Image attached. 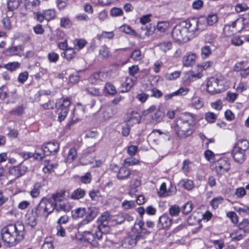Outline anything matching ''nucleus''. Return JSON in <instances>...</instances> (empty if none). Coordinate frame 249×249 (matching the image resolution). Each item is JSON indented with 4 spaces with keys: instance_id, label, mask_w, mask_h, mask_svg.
Returning a JSON list of instances; mask_svg holds the SVG:
<instances>
[{
    "instance_id": "nucleus-36",
    "label": "nucleus",
    "mask_w": 249,
    "mask_h": 249,
    "mask_svg": "<svg viewBox=\"0 0 249 249\" xmlns=\"http://www.w3.org/2000/svg\"><path fill=\"white\" fill-rule=\"evenodd\" d=\"M179 184L187 190H191L194 187V182L192 180L188 179H183L180 180Z\"/></svg>"
},
{
    "instance_id": "nucleus-7",
    "label": "nucleus",
    "mask_w": 249,
    "mask_h": 249,
    "mask_svg": "<svg viewBox=\"0 0 249 249\" xmlns=\"http://www.w3.org/2000/svg\"><path fill=\"white\" fill-rule=\"evenodd\" d=\"M71 101L69 98L61 99L57 103L56 106L58 113V120L60 122L64 120L67 116L69 111Z\"/></svg>"
},
{
    "instance_id": "nucleus-59",
    "label": "nucleus",
    "mask_w": 249,
    "mask_h": 249,
    "mask_svg": "<svg viewBox=\"0 0 249 249\" xmlns=\"http://www.w3.org/2000/svg\"><path fill=\"white\" fill-rule=\"evenodd\" d=\"M213 64V62L211 61H207L203 64L198 66V68L201 71L207 70L210 68Z\"/></svg>"
},
{
    "instance_id": "nucleus-19",
    "label": "nucleus",
    "mask_w": 249,
    "mask_h": 249,
    "mask_svg": "<svg viewBox=\"0 0 249 249\" xmlns=\"http://www.w3.org/2000/svg\"><path fill=\"white\" fill-rule=\"evenodd\" d=\"M164 116V113L160 109H158L151 115V120L150 123L152 124H157L162 121Z\"/></svg>"
},
{
    "instance_id": "nucleus-3",
    "label": "nucleus",
    "mask_w": 249,
    "mask_h": 249,
    "mask_svg": "<svg viewBox=\"0 0 249 249\" xmlns=\"http://www.w3.org/2000/svg\"><path fill=\"white\" fill-rule=\"evenodd\" d=\"M55 208V204L52 200L43 198L36 207L35 213L38 216L47 217L53 212Z\"/></svg>"
},
{
    "instance_id": "nucleus-24",
    "label": "nucleus",
    "mask_w": 249,
    "mask_h": 249,
    "mask_svg": "<svg viewBox=\"0 0 249 249\" xmlns=\"http://www.w3.org/2000/svg\"><path fill=\"white\" fill-rule=\"evenodd\" d=\"M77 151L74 148H72L70 149L67 157L66 159V162L68 163L72 162L77 158Z\"/></svg>"
},
{
    "instance_id": "nucleus-44",
    "label": "nucleus",
    "mask_w": 249,
    "mask_h": 249,
    "mask_svg": "<svg viewBox=\"0 0 249 249\" xmlns=\"http://www.w3.org/2000/svg\"><path fill=\"white\" fill-rule=\"evenodd\" d=\"M44 14L45 15V19L49 21L53 19L55 16V13L54 10L52 9H48L44 11Z\"/></svg>"
},
{
    "instance_id": "nucleus-31",
    "label": "nucleus",
    "mask_w": 249,
    "mask_h": 249,
    "mask_svg": "<svg viewBox=\"0 0 249 249\" xmlns=\"http://www.w3.org/2000/svg\"><path fill=\"white\" fill-rule=\"evenodd\" d=\"M158 195L160 197H164L172 195L170 191L169 190H167L165 183L163 182L160 185V190L158 192Z\"/></svg>"
},
{
    "instance_id": "nucleus-11",
    "label": "nucleus",
    "mask_w": 249,
    "mask_h": 249,
    "mask_svg": "<svg viewBox=\"0 0 249 249\" xmlns=\"http://www.w3.org/2000/svg\"><path fill=\"white\" fill-rule=\"evenodd\" d=\"M59 145L58 142H49L42 147L43 155H49L56 153L59 149Z\"/></svg>"
},
{
    "instance_id": "nucleus-29",
    "label": "nucleus",
    "mask_w": 249,
    "mask_h": 249,
    "mask_svg": "<svg viewBox=\"0 0 249 249\" xmlns=\"http://www.w3.org/2000/svg\"><path fill=\"white\" fill-rule=\"evenodd\" d=\"M110 215L108 212H104L98 219V221L100 223L98 227H101V230L103 227H106L104 222L107 221L109 219Z\"/></svg>"
},
{
    "instance_id": "nucleus-64",
    "label": "nucleus",
    "mask_w": 249,
    "mask_h": 249,
    "mask_svg": "<svg viewBox=\"0 0 249 249\" xmlns=\"http://www.w3.org/2000/svg\"><path fill=\"white\" fill-rule=\"evenodd\" d=\"M28 73L27 71H24L19 74L18 77V81L21 84L24 83L28 79Z\"/></svg>"
},
{
    "instance_id": "nucleus-37",
    "label": "nucleus",
    "mask_w": 249,
    "mask_h": 249,
    "mask_svg": "<svg viewBox=\"0 0 249 249\" xmlns=\"http://www.w3.org/2000/svg\"><path fill=\"white\" fill-rule=\"evenodd\" d=\"M137 241L138 240H137L136 237L135 238L127 237L124 239V244L125 245V248L130 249L136 245Z\"/></svg>"
},
{
    "instance_id": "nucleus-32",
    "label": "nucleus",
    "mask_w": 249,
    "mask_h": 249,
    "mask_svg": "<svg viewBox=\"0 0 249 249\" xmlns=\"http://www.w3.org/2000/svg\"><path fill=\"white\" fill-rule=\"evenodd\" d=\"M104 89L106 93L111 95H114L117 93L115 87L110 83H107L106 84Z\"/></svg>"
},
{
    "instance_id": "nucleus-22",
    "label": "nucleus",
    "mask_w": 249,
    "mask_h": 249,
    "mask_svg": "<svg viewBox=\"0 0 249 249\" xmlns=\"http://www.w3.org/2000/svg\"><path fill=\"white\" fill-rule=\"evenodd\" d=\"M26 217L28 224L31 227H34L36 225L38 216L35 212L32 211L31 213H28Z\"/></svg>"
},
{
    "instance_id": "nucleus-39",
    "label": "nucleus",
    "mask_w": 249,
    "mask_h": 249,
    "mask_svg": "<svg viewBox=\"0 0 249 249\" xmlns=\"http://www.w3.org/2000/svg\"><path fill=\"white\" fill-rule=\"evenodd\" d=\"M86 90L89 94L94 96H100L102 94V91L95 87H89Z\"/></svg>"
},
{
    "instance_id": "nucleus-38",
    "label": "nucleus",
    "mask_w": 249,
    "mask_h": 249,
    "mask_svg": "<svg viewBox=\"0 0 249 249\" xmlns=\"http://www.w3.org/2000/svg\"><path fill=\"white\" fill-rule=\"evenodd\" d=\"M180 212V207L177 205H171L169 209V212L171 216H177Z\"/></svg>"
},
{
    "instance_id": "nucleus-34",
    "label": "nucleus",
    "mask_w": 249,
    "mask_h": 249,
    "mask_svg": "<svg viewBox=\"0 0 249 249\" xmlns=\"http://www.w3.org/2000/svg\"><path fill=\"white\" fill-rule=\"evenodd\" d=\"M224 198L221 196L213 198L210 202V205L213 209H216L218 207L219 204L223 203Z\"/></svg>"
},
{
    "instance_id": "nucleus-48",
    "label": "nucleus",
    "mask_w": 249,
    "mask_h": 249,
    "mask_svg": "<svg viewBox=\"0 0 249 249\" xmlns=\"http://www.w3.org/2000/svg\"><path fill=\"white\" fill-rule=\"evenodd\" d=\"M131 58L134 61H140L142 59V53L140 50H135L131 53Z\"/></svg>"
},
{
    "instance_id": "nucleus-33",
    "label": "nucleus",
    "mask_w": 249,
    "mask_h": 249,
    "mask_svg": "<svg viewBox=\"0 0 249 249\" xmlns=\"http://www.w3.org/2000/svg\"><path fill=\"white\" fill-rule=\"evenodd\" d=\"M85 113V108L83 107H79L75 108L73 110V116L75 117V119H81L84 116Z\"/></svg>"
},
{
    "instance_id": "nucleus-25",
    "label": "nucleus",
    "mask_w": 249,
    "mask_h": 249,
    "mask_svg": "<svg viewBox=\"0 0 249 249\" xmlns=\"http://www.w3.org/2000/svg\"><path fill=\"white\" fill-rule=\"evenodd\" d=\"M87 213L85 208H78L72 211V215L74 218H82Z\"/></svg>"
},
{
    "instance_id": "nucleus-23",
    "label": "nucleus",
    "mask_w": 249,
    "mask_h": 249,
    "mask_svg": "<svg viewBox=\"0 0 249 249\" xmlns=\"http://www.w3.org/2000/svg\"><path fill=\"white\" fill-rule=\"evenodd\" d=\"M245 234V230L241 228H239L234 232L231 234V237L232 240H240L244 237Z\"/></svg>"
},
{
    "instance_id": "nucleus-47",
    "label": "nucleus",
    "mask_w": 249,
    "mask_h": 249,
    "mask_svg": "<svg viewBox=\"0 0 249 249\" xmlns=\"http://www.w3.org/2000/svg\"><path fill=\"white\" fill-rule=\"evenodd\" d=\"M135 203L134 201L124 200L122 204V207L125 210H129L135 207Z\"/></svg>"
},
{
    "instance_id": "nucleus-58",
    "label": "nucleus",
    "mask_w": 249,
    "mask_h": 249,
    "mask_svg": "<svg viewBox=\"0 0 249 249\" xmlns=\"http://www.w3.org/2000/svg\"><path fill=\"white\" fill-rule=\"evenodd\" d=\"M110 15L112 17H117L123 15V11L122 9L117 7H114L110 10Z\"/></svg>"
},
{
    "instance_id": "nucleus-46",
    "label": "nucleus",
    "mask_w": 249,
    "mask_h": 249,
    "mask_svg": "<svg viewBox=\"0 0 249 249\" xmlns=\"http://www.w3.org/2000/svg\"><path fill=\"white\" fill-rule=\"evenodd\" d=\"M87 43V41L83 39H76L74 41L75 48L79 50L84 48Z\"/></svg>"
},
{
    "instance_id": "nucleus-62",
    "label": "nucleus",
    "mask_w": 249,
    "mask_h": 249,
    "mask_svg": "<svg viewBox=\"0 0 249 249\" xmlns=\"http://www.w3.org/2000/svg\"><path fill=\"white\" fill-rule=\"evenodd\" d=\"M139 72V68L138 65H133L128 68V72L130 75L135 77V75Z\"/></svg>"
},
{
    "instance_id": "nucleus-16",
    "label": "nucleus",
    "mask_w": 249,
    "mask_h": 249,
    "mask_svg": "<svg viewBox=\"0 0 249 249\" xmlns=\"http://www.w3.org/2000/svg\"><path fill=\"white\" fill-rule=\"evenodd\" d=\"M200 18H203L204 20V30L207 28L208 25L213 26L218 21V18L216 14H210L207 17H200Z\"/></svg>"
},
{
    "instance_id": "nucleus-60",
    "label": "nucleus",
    "mask_w": 249,
    "mask_h": 249,
    "mask_svg": "<svg viewBox=\"0 0 249 249\" xmlns=\"http://www.w3.org/2000/svg\"><path fill=\"white\" fill-rule=\"evenodd\" d=\"M192 106L195 108L198 109L201 108L203 104L199 98L194 97L192 100Z\"/></svg>"
},
{
    "instance_id": "nucleus-5",
    "label": "nucleus",
    "mask_w": 249,
    "mask_h": 249,
    "mask_svg": "<svg viewBox=\"0 0 249 249\" xmlns=\"http://www.w3.org/2000/svg\"><path fill=\"white\" fill-rule=\"evenodd\" d=\"M97 230L94 233L90 230H80L82 232L83 239L93 247H97L99 245L98 241L102 239L103 232L101 231V227H98Z\"/></svg>"
},
{
    "instance_id": "nucleus-42",
    "label": "nucleus",
    "mask_w": 249,
    "mask_h": 249,
    "mask_svg": "<svg viewBox=\"0 0 249 249\" xmlns=\"http://www.w3.org/2000/svg\"><path fill=\"white\" fill-rule=\"evenodd\" d=\"M217 116V115L214 113L208 112L205 114V118L208 123H213L216 121Z\"/></svg>"
},
{
    "instance_id": "nucleus-41",
    "label": "nucleus",
    "mask_w": 249,
    "mask_h": 249,
    "mask_svg": "<svg viewBox=\"0 0 249 249\" xmlns=\"http://www.w3.org/2000/svg\"><path fill=\"white\" fill-rule=\"evenodd\" d=\"M127 122L129 123V124L139 123L140 122V116L137 112H133L130 115V117L129 119L127 120Z\"/></svg>"
},
{
    "instance_id": "nucleus-53",
    "label": "nucleus",
    "mask_w": 249,
    "mask_h": 249,
    "mask_svg": "<svg viewBox=\"0 0 249 249\" xmlns=\"http://www.w3.org/2000/svg\"><path fill=\"white\" fill-rule=\"evenodd\" d=\"M60 25L65 28H69L71 25V23L69 18L64 17L61 19Z\"/></svg>"
},
{
    "instance_id": "nucleus-13",
    "label": "nucleus",
    "mask_w": 249,
    "mask_h": 249,
    "mask_svg": "<svg viewBox=\"0 0 249 249\" xmlns=\"http://www.w3.org/2000/svg\"><path fill=\"white\" fill-rule=\"evenodd\" d=\"M196 56L195 53H187L182 58L183 65L185 67H191L196 62Z\"/></svg>"
},
{
    "instance_id": "nucleus-10",
    "label": "nucleus",
    "mask_w": 249,
    "mask_h": 249,
    "mask_svg": "<svg viewBox=\"0 0 249 249\" xmlns=\"http://www.w3.org/2000/svg\"><path fill=\"white\" fill-rule=\"evenodd\" d=\"M230 169V164L227 159L222 158L219 159L216 165L215 171L219 177L228 172Z\"/></svg>"
},
{
    "instance_id": "nucleus-50",
    "label": "nucleus",
    "mask_w": 249,
    "mask_h": 249,
    "mask_svg": "<svg viewBox=\"0 0 249 249\" xmlns=\"http://www.w3.org/2000/svg\"><path fill=\"white\" fill-rule=\"evenodd\" d=\"M159 46L160 49L162 50L164 52H166L167 51L170 50L172 47V43L170 41L162 42L160 44Z\"/></svg>"
},
{
    "instance_id": "nucleus-4",
    "label": "nucleus",
    "mask_w": 249,
    "mask_h": 249,
    "mask_svg": "<svg viewBox=\"0 0 249 249\" xmlns=\"http://www.w3.org/2000/svg\"><path fill=\"white\" fill-rule=\"evenodd\" d=\"M16 224H10L3 228L1 231V235L2 240L6 243L9 247L15 245L16 236Z\"/></svg>"
},
{
    "instance_id": "nucleus-17",
    "label": "nucleus",
    "mask_w": 249,
    "mask_h": 249,
    "mask_svg": "<svg viewBox=\"0 0 249 249\" xmlns=\"http://www.w3.org/2000/svg\"><path fill=\"white\" fill-rule=\"evenodd\" d=\"M32 157L36 160H42L44 158V156L38 153L33 154L31 152H21L18 154V158L23 159L24 160Z\"/></svg>"
},
{
    "instance_id": "nucleus-15",
    "label": "nucleus",
    "mask_w": 249,
    "mask_h": 249,
    "mask_svg": "<svg viewBox=\"0 0 249 249\" xmlns=\"http://www.w3.org/2000/svg\"><path fill=\"white\" fill-rule=\"evenodd\" d=\"M136 77H127L126 78L125 81L122 84V87L124 88V89H122L121 92H124L128 91L135 84L137 81Z\"/></svg>"
},
{
    "instance_id": "nucleus-57",
    "label": "nucleus",
    "mask_w": 249,
    "mask_h": 249,
    "mask_svg": "<svg viewBox=\"0 0 249 249\" xmlns=\"http://www.w3.org/2000/svg\"><path fill=\"white\" fill-rule=\"evenodd\" d=\"M27 170V168L22 164L17 166V171H18V173H17V177H19L24 175L26 172Z\"/></svg>"
},
{
    "instance_id": "nucleus-6",
    "label": "nucleus",
    "mask_w": 249,
    "mask_h": 249,
    "mask_svg": "<svg viewBox=\"0 0 249 249\" xmlns=\"http://www.w3.org/2000/svg\"><path fill=\"white\" fill-rule=\"evenodd\" d=\"M172 36L175 41L179 42H187L191 39L186 28L184 27L181 22L174 27Z\"/></svg>"
},
{
    "instance_id": "nucleus-49",
    "label": "nucleus",
    "mask_w": 249,
    "mask_h": 249,
    "mask_svg": "<svg viewBox=\"0 0 249 249\" xmlns=\"http://www.w3.org/2000/svg\"><path fill=\"white\" fill-rule=\"evenodd\" d=\"M40 185L39 184H36L35 185L33 189L30 191V195L33 197L35 198L39 196L40 194Z\"/></svg>"
},
{
    "instance_id": "nucleus-35",
    "label": "nucleus",
    "mask_w": 249,
    "mask_h": 249,
    "mask_svg": "<svg viewBox=\"0 0 249 249\" xmlns=\"http://www.w3.org/2000/svg\"><path fill=\"white\" fill-rule=\"evenodd\" d=\"M107 77V74L105 72L99 71L94 73L91 76V78L95 79V81H103L106 80Z\"/></svg>"
},
{
    "instance_id": "nucleus-20",
    "label": "nucleus",
    "mask_w": 249,
    "mask_h": 249,
    "mask_svg": "<svg viewBox=\"0 0 249 249\" xmlns=\"http://www.w3.org/2000/svg\"><path fill=\"white\" fill-rule=\"evenodd\" d=\"M233 147L246 152L249 147V142L247 140L240 139L237 142Z\"/></svg>"
},
{
    "instance_id": "nucleus-40",
    "label": "nucleus",
    "mask_w": 249,
    "mask_h": 249,
    "mask_svg": "<svg viewBox=\"0 0 249 249\" xmlns=\"http://www.w3.org/2000/svg\"><path fill=\"white\" fill-rule=\"evenodd\" d=\"M201 53L203 58H208L212 53V49L209 46L206 45L201 48Z\"/></svg>"
},
{
    "instance_id": "nucleus-54",
    "label": "nucleus",
    "mask_w": 249,
    "mask_h": 249,
    "mask_svg": "<svg viewBox=\"0 0 249 249\" xmlns=\"http://www.w3.org/2000/svg\"><path fill=\"white\" fill-rule=\"evenodd\" d=\"M17 1L19 7L22 10H27V7L30 4V1L28 0H17Z\"/></svg>"
},
{
    "instance_id": "nucleus-9",
    "label": "nucleus",
    "mask_w": 249,
    "mask_h": 249,
    "mask_svg": "<svg viewBox=\"0 0 249 249\" xmlns=\"http://www.w3.org/2000/svg\"><path fill=\"white\" fill-rule=\"evenodd\" d=\"M98 213V208L96 207L89 208L88 211L86 213L87 215L86 218L78 224V229L81 231L84 230L85 226L92 221L96 217Z\"/></svg>"
},
{
    "instance_id": "nucleus-56",
    "label": "nucleus",
    "mask_w": 249,
    "mask_h": 249,
    "mask_svg": "<svg viewBox=\"0 0 249 249\" xmlns=\"http://www.w3.org/2000/svg\"><path fill=\"white\" fill-rule=\"evenodd\" d=\"M246 66V63L244 61H241L236 63L234 66V70L236 71H243Z\"/></svg>"
},
{
    "instance_id": "nucleus-55",
    "label": "nucleus",
    "mask_w": 249,
    "mask_h": 249,
    "mask_svg": "<svg viewBox=\"0 0 249 249\" xmlns=\"http://www.w3.org/2000/svg\"><path fill=\"white\" fill-rule=\"evenodd\" d=\"M64 196V193H56L55 194H53L52 197L51 198H49V199L52 200L56 205L55 203L56 201H61L63 199Z\"/></svg>"
},
{
    "instance_id": "nucleus-1",
    "label": "nucleus",
    "mask_w": 249,
    "mask_h": 249,
    "mask_svg": "<svg viewBox=\"0 0 249 249\" xmlns=\"http://www.w3.org/2000/svg\"><path fill=\"white\" fill-rule=\"evenodd\" d=\"M195 118L190 113L181 114L177 117L172 125L177 135L180 138L191 136L194 132Z\"/></svg>"
},
{
    "instance_id": "nucleus-61",
    "label": "nucleus",
    "mask_w": 249,
    "mask_h": 249,
    "mask_svg": "<svg viewBox=\"0 0 249 249\" xmlns=\"http://www.w3.org/2000/svg\"><path fill=\"white\" fill-rule=\"evenodd\" d=\"M124 162L128 166H132L138 164L139 163V160L136 159L135 158H126L124 160Z\"/></svg>"
},
{
    "instance_id": "nucleus-51",
    "label": "nucleus",
    "mask_w": 249,
    "mask_h": 249,
    "mask_svg": "<svg viewBox=\"0 0 249 249\" xmlns=\"http://www.w3.org/2000/svg\"><path fill=\"white\" fill-rule=\"evenodd\" d=\"M64 55L67 59L71 60L75 57V52L73 49H68L65 52Z\"/></svg>"
},
{
    "instance_id": "nucleus-26",
    "label": "nucleus",
    "mask_w": 249,
    "mask_h": 249,
    "mask_svg": "<svg viewBox=\"0 0 249 249\" xmlns=\"http://www.w3.org/2000/svg\"><path fill=\"white\" fill-rule=\"evenodd\" d=\"M99 54L101 58L107 59L110 55L109 49L105 45L103 46L99 50Z\"/></svg>"
},
{
    "instance_id": "nucleus-30",
    "label": "nucleus",
    "mask_w": 249,
    "mask_h": 249,
    "mask_svg": "<svg viewBox=\"0 0 249 249\" xmlns=\"http://www.w3.org/2000/svg\"><path fill=\"white\" fill-rule=\"evenodd\" d=\"M18 224L19 230L17 228V242L22 240L24 238V226L19 222H17Z\"/></svg>"
},
{
    "instance_id": "nucleus-43",
    "label": "nucleus",
    "mask_w": 249,
    "mask_h": 249,
    "mask_svg": "<svg viewBox=\"0 0 249 249\" xmlns=\"http://www.w3.org/2000/svg\"><path fill=\"white\" fill-rule=\"evenodd\" d=\"M113 36L114 34L112 32H103L102 34L97 35V38L99 40H101L104 38L111 39Z\"/></svg>"
},
{
    "instance_id": "nucleus-8",
    "label": "nucleus",
    "mask_w": 249,
    "mask_h": 249,
    "mask_svg": "<svg viewBox=\"0 0 249 249\" xmlns=\"http://www.w3.org/2000/svg\"><path fill=\"white\" fill-rule=\"evenodd\" d=\"M223 89V82L215 77L209 79L207 84V90L212 94L220 93Z\"/></svg>"
},
{
    "instance_id": "nucleus-52",
    "label": "nucleus",
    "mask_w": 249,
    "mask_h": 249,
    "mask_svg": "<svg viewBox=\"0 0 249 249\" xmlns=\"http://www.w3.org/2000/svg\"><path fill=\"white\" fill-rule=\"evenodd\" d=\"M189 89L187 88H181L178 90L173 92V94L176 96H184L188 94Z\"/></svg>"
},
{
    "instance_id": "nucleus-63",
    "label": "nucleus",
    "mask_w": 249,
    "mask_h": 249,
    "mask_svg": "<svg viewBox=\"0 0 249 249\" xmlns=\"http://www.w3.org/2000/svg\"><path fill=\"white\" fill-rule=\"evenodd\" d=\"M238 94L235 93L228 92L226 96V100L231 103H233L237 98Z\"/></svg>"
},
{
    "instance_id": "nucleus-18",
    "label": "nucleus",
    "mask_w": 249,
    "mask_h": 249,
    "mask_svg": "<svg viewBox=\"0 0 249 249\" xmlns=\"http://www.w3.org/2000/svg\"><path fill=\"white\" fill-rule=\"evenodd\" d=\"M172 223V220L167 214H163L159 219V224L162 228H168Z\"/></svg>"
},
{
    "instance_id": "nucleus-12",
    "label": "nucleus",
    "mask_w": 249,
    "mask_h": 249,
    "mask_svg": "<svg viewBox=\"0 0 249 249\" xmlns=\"http://www.w3.org/2000/svg\"><path fill=\"white\" fill-rule=\"evenodd\" d=\"M143 226V222L142 221H140L138 223H135L134 225L135 228L138 231H140L136 236V238L138 240L146 238L150 233L149 231L142 228Z\"/></svg>"
},
{
    "instance_id": "nucleus-2",
    "label": "nucleus",
    "mask_w": 249,
    "mask_h": 249,
    "mask_svg": "<svg viewBox=\"0 0 249 249\" xmlns=\"http://www.w3.org/2000/svg\"><path fill=\"white\" fill-rule=\"evenodd\" d=\"M204 20L203 18H191L181 22L191 39L196 36L200 31L204 30Z\"/></svg>"
},
{
    "instance_id": "nucleus-21",
    "label": "nucleus",
    "mask_w": 249,
    "mask_h": 249,
    "mask_svg": "<svg viewBox=\"0 0 249 249\" xmlns=\"http://www.w3.org/2000/svg\"><path fill=\"white\" fill-rule=\"evenodd\" d=\"M130 175V171L125 167L121 168L117 174V177L119 179L127 178Z\"/></svg>"
},
{
    "instance_id": "nucleus-27",
    "label": "nucleus",
    "mask_w": 249,
    "mask_h": 249,
    "mask_svg": "<svg viewBox=\"0 0 249 249\" xmlns=\"http://www.w3.org/2000/svg\"><path fill=\"white\" fill-rule=\"evenodd\" d=\"M45 166L43 168V171L45 173H51L54 169L56 168L57 164H50V161L45 160L44 161Z\"/></svg>"
},
{
    "instance_id": "nucleus-45",
    "label": "nucleus",
    "mask_w": 249,
    "mask_h": 249,
    "mask_svg": "<svg viewBox=\"0 0 249 249\" xmlns=\"http://www.w3.org/2000/svg\"><path fill=\"white\" fill-rule=\"evenodd\" d=\"M118 218H122V220H117V223H122L124 220H127V221H132L133 220L134 218L132 216H130L127 213H121L118 216Z\"/></svg>"
},
{
    "instance_id": "nucleus-14",
    "label": "nucleus",
    "mask_w": 249,
    "mask_h": 249,
    "mask_svg": "<svg viewBox=\"0 0 249 249\" xmlns=\"http://www.w3.org/2000/svg\"><path fill=\"white\" fill-rule=\"evenodd\" d=\"M232 156L234 160L239 163H243L245 160V152L233 147Z\"/></svg>"
},
{
    "instance_id": "nucleus-28",
    "label": "nucleus",
    "mask_w": 249,
    "mask_h": 249,
    "mask_svg": "<svg viewBox=\"0 0 249 249\" xmlns=\"http://www.w3.org/2000/svg\"><path fill=\"white\" fill-rule=\"evenodd\" d=\"M86 194L85 190L78 188L72 192L71 198L73 199H79L83 197Z\"/></svg>"
}]
</instances>
